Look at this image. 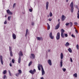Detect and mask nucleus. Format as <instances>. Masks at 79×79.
Segmentation results:
<instances>
[{
    "instance_id": "nucleus-1",
    "label": "nucleus",
    "mask_w": 79,
    "mask_h": 79,
    "mask_svg": "<svg viewBox=\"0 0 79 79\" xmlns=\"http://www.w3.org/2000/svg\"><path fill=\"white\" fill-rule=\"evenodd\" d=\"M19 58L18 63H20L21 59V56H22L23 55V52H22V51H20L19 53Z\"/></svg>"
},
{
    "instance_id": "nucleus-2",
    "label": "nucleus",
    "mask_w": 79,
    "mask_h": 79,
    "mask_svg": "<svg viewBox=\"0 0 79 79\" xmlns=\"http://www.w3.org/2000/svg\"><path fill=\"white\" fill-rule=\"evenodd\" d=\"M73 5H74V3H73V2H72L70 5V7H71V12L72 13H73V10H74V7H73Z\"/></svg>"
},
{
    "instance_id": "nucleus-3",
    "label": "nucleus",
    "mask_w": 79,
    "mask_h": 79,
    "mask_svg": "<svg viewBox=\"0 0 79 79\" xmlns=\"http://www.w3.org/2000/svg\"><path fill=\"white\" fill-rule=\"evenodd\" d=\"M64 30L63 29H62L61 30V36L62 38H64Z\"/></svg>"
},
{
    "instance_id": "nucleus-4",
    "label": "nucleus",
    "mask_w": 79,
    "mask_h": 79,
    "mask_svg": "<svg viewBox=\"0 0 79 79\" xmlns=\"http://www.w3.org/2000/svg\"><path fill=\"white\" fill-rule=\"evenodd\" d=\"M60 32H58L56 36V40H59L60 39Z\"/></svg>"
},
{
    "instance_id": "nucleus-5",
    "label": "nucleus",
    "mask_w": 79,
    "mask_h": 79,
    "mask_svg": "<svg viewBox=\"0 0 79 79\" xmlns=\"http://www.w3.org/2000/svg\"><path fill=\"white\" fill-rule=\"evenodd\" d=\"M49 37L51 39H54V36L52 35V32L49 33Z\"/></svg>"
},
{
    "instance_id": "nucleus-6",
    "label": "nucleus",
    "mask_w": 79,
    "mask_h": 79,
    "mask_svg": "<svg viewBox=\"0 0 79 79\" xmlns=\"http://www.w3.org/2000/svg\"><path fill=\"white\" fill-rule=\"evenodd\" d=\"M36 71V70H35V69H34L32 71V70H30L29 72L30 73H31V74H34L35 73Z\"/></svg>"
},
{
    "instance_id": "nucleus-7",
    "label": "nucleus",
    "mask_w": 79,
    "mask_h": 79,
    "mask_svg": "<svg viewBox=\"0 0 79 79\" xmlns=\"http://www.w3.org/2000/svg\"><path fill=\"white\" fill-rule=\"evenodd\" d=\"M60 22L58 23V24L56 25L55 27V29H58L59 27H60Z\"/></svg>"
},
{
    "instance_id": "nucleus-8",
    "label": "nucleus",
    "mask_w": 79,
    "mask_h": 79,
    "mask_svg": "<svg viewBox=\"0 0 79 79\" xmlns=\"http://www.w3.org/2000/svg\"><path fill=\"white\" fill-rule=\"evenodd\" d=\"M6 12L8 14H9V15H12L13 14V13L11 12L9 9L7 10Z\"/></svg>"
},
{
    "instance_id": "nucleus-9",
    "label": "nucleus",
    "mask_w": 79,
    "mask_h": 79,
    "mask_svg": "<svg viewBox=\"0 0 79 79\" xmlns=\"http://www.w3.org/2000/svg\"><path fill=\"white\" fill-rule=\"evenodd\" d=\"M35 55H34V54H31L30 58H31V59H34V58H35Z\"/></svg>"
},
{
    "instance_id": "nucleus-10",
    "label": "nucleus",
    "mask_w": 79,
    "mask_h": 79,
    "mask_svg": "<svg viewBox=\"0 0 79 79\" xmlns=\"http://www.w3.org/2000/svg\"><path fill=\"white\" fill-rule=\"evenodd\" d=\"M0 60L1 64L3 65V57L2 56H0Z\"/></svg>"
},
{
    "instance_id": "nucleus-11",
    "label": "nucleus",
    "mask_w": 79,
    "mask_h": 79,
    "mask_svg": "<svg viewBox=\"0 0 79 79\" xmlns=\"http://www.w3.org/2000/svg\"><path fill=\"white\" fill-rule=\"evenodd\" d=\"M48 64L50 65V66H52V61L51 60H48Z\"/></svg>"
},
{
    "instance_id": "nucleus-12",
    "label": "nucleus",
    "mask_w": 79,
    "mask_h": 79,
    "mask_svg": "<svg viewBox=\"0 0 79 79\" xmlns=\"http://www.w3.org/2000/svg\"><path fill=\"white\" fill-rule=\"evenodd\" d=\"M41 71L42 73V75L44 76V74H45V71H44V68L42 67V69H41Z\"/></svg>"
},
{
    "instance_id": "nucleus-13",
    "label": "nucleus",
    "mask_w": 79,
    "mask_h": 79,
    "mask_svg": "<svg viewBox=\"0 0 79 79\" xmlns=\"http://www.w3.org/2000/svg\"><path fill=\"white\" fill-rule=\"evenodd\" d=\"M66 18V17L64 16V15H62V21H63Z\"/></svg>"
},
{
    "instance_id": "nucleus-14",
    "label": "nucleus",
    "mask_w": 79,
    "mask_h": 79,
    "mask_svg": "<svg viewBox=\"0 0 79 79\" xmlns=\"http://www.w3.org/2000/svg\"><path fill=\"white\" fill-rule=\"evenodd\" d=\"M12 37L13 39H16V36L15 34H13L12 35Z\"/></svg>"
},
{
    "instance_id": "nucleus-15",
    "label": "nucleus",
    "mask_w": 79,
    "mask_h": 79,
    "mask_svg": "<svg viewBox=\"0 0 79 79\" xmlns=\"http://www.w3.org/2000/svg\"><path fill=\"white\" fill-rule=\"evenodd\" d=\"M48 2H46V8L47 10H48Z\"/></svg>"
},
{
    "instance_id": "nucleus-16",
    "label": "nucleus",
    "mask_w": 79,
    "mask_h": 79,
    "mask_svg": "<svg viewBox=\"0 0 79 79\" xmlns=\"http://www.w3.org/2000/svg\"><path fill=\"white\" fill-rule=\"evenodd\" d=\"M60 67H62L63 66V60H61V61L60 62Z\"/></svg>"
},
{
    "instance_id": "nucleus-17",
    "label": "nucleus",
    "mask_w": 79,
    "mask_h": 79,
    "mask_svg": "<svg viewBox=\"0 0 79 79\" xmlns=\"http://www.w3.org/2000/svg\"><path fill=\"white\" fill-rule=\"evenodd\" d=\"M37 40H42L43 39L42 37H37Z\"/></svg>"
},
{
    "instance_id": "nucleus-18",
    "label": "nucleus",
    "mask_w": 79,
    "mask_h": 79,
    "mask_svg": "<svg viewBox=\"0 0 79 79\" xmlns=\"http://www.w3.org/2000/svg\"><path fill=\"white\" fill-rule=\"evenodd\" d=\"M48 25L47 29L48 30H49L50 29V25L48 24V23H47V24Z\"/></svg>"
},
{
    "instance_id": "nucleus-19",
    "label": "nucleus",
    "mask_w": 79,
    "mask_h": 79,
    "mask_svg": "<svg viewBox=\"0 0 79 79\" xmlns=\"http://www.w3.org/2000/svg\"><path fill=\"white\" fill-rule=\"evenodd\" d=\"M29 32H28V29H27L26 31V33L25 34V37H27V35L28 34Z\"/></svg>"
},
{
    "instance_id": "nucleus-20",
    "label": "nucleus",
    "mask_w": 79,
    "mask_h": 79,
    "mask_svg": "<svg viewBox=\"0 0 79 79\" xmlns=\"http://www.w3.org/2000/svg\"><path fill=\"white\" fill-rule=\"evenodd\" d=\"M60 58L61 59H63V54L62 53L60 54Z\"/></svg>"
},
{
    "instance_id": "nucleus-21",
    "label": "nucleus",
    "mask_w": 79,
    "mask_h": 79,
    "mask_svg": "<svg viewBox=\"0 0 79 79\" xmlns=\"http://www.w3.org/2000/svg\"><path fill=\"white\" fill-rule=\"evenodd\" d=\"M38 67H41V69H42V68H43V66H42V65L40 64H39L38 65Z\"/></svg>"
},
{
    "instance_id": "nucleus-22",
    "label": "nucleus",
    "mask_w": 79,
    "mask_h": 79,
    "mask_svg": "<svg viewBox=\"0 0 79 79\" xmlns=\"http://www.w3.org/2000/svg\"><path fill=\"white\" fill-rule=\"evenodd\" d=\"M68 51L69 52H70V53H72V49H71V48H69L68 49Z\"/></svg>"
},
{
    "instance_id": "nucleus-23",
    "label": "nucleus",
    "mask_w": 79,
    "mask_h": 79,
    "mask_svg": "<svg viewBox=\"0 0 79 79\" xmlns=\"http://www.w3.org/2000/svg\"><path fill=\"white\" fill-rule=\"evenodd\" d=\"M10 56H13V52L12 51H10Z\"/></svg>"
},
{
    "instance_id": "nucleus-24",
    "label": "nucleus",
    "mask_w": 79,
    "mask_h": 79,
    "mask_svg": "<svg viewBox=\"0 0 79 79\" xmlns=\"http://www.w3.org/2000/svg\"><path fill=\"white\" fill-rule=\"evenodd\" d=\"M6 73H7V71H6V70H5L3 72V74H6Z\"/></svg>"
},
{
    "instance_id": "nucleus-25",
    "label": "nucleus",
    "mask_w": 79,
    "mask_h": 79,
    "mask_svg": "<svg viewBox=\"0 0 79 79\" xmlns=\"http://www.w3.org/2000/svg\"><path fill=\"white\" fill-rule=\"evenodd\" d=\"M69 45V44L68 42H67L66 44H65V46H68Z\"/></svg>"
},
{
    "instance_id": "nucleus-26",
    "label": "nucleus",
    "mask_w": 79,
    "mask_h": 79,
    "mask_svg": "<svg viewBox=\"0 0 79 79\" xmlns=\"http://www.w3.org/2000/svg\"><path fill=\"white\" fill-rule=\"evenodd\" d=\"M19 73V74H21L22 73V72L21 71V70H18Z\"/></svg>"
},
{
    "instance_id": "nucleus-27",
    "label": "nucleus",
    "mask_w": 79,
    "mask_h": 79,
    "mask_svg": "<svg viewBox=\"0 0 79 79\" xmlns=\"http://www.w3.org/2000/svg\"><path fill=\"white\" fill-rule=\"evenodd\" d=\"M11 16H9L8 17V21H10V19L11 18Z\"/></svg>"
},
{
    "instance_id": "nucleus-28",
    "label": "nucleus",
    "mask_w": 79,
    "mask_h": 79,
    "mask_svg": "<svg viewBox=\"0 0 79 79\" xmlns=\"http://www.w3.org/2000/svg\"><path fill=\"white\" fill-rule=\"evenodd\" d=\"M32 63V61H30V62L29 63V64H28L29 66H31V65Z\"/></svg>"
},
{
    "instance_id": "nucleus-29",
    "label": "nucleus",
    "mask_w": 79,
    "mask_h": 79,
    "mask_svg": "<svg viewBox=\"0 0 79 79\" xmlns=\"http://www.w3.org/2000/svg\"><path fill=\"white\" fill-rule=\"evenodd\" d=\"M73 76H74L75 77H77V73H75L73 75Z\"/></svg>"
},
{
    "instance_id": "nucleus-30",
    "label": "nucleus",
    "mask_w": 79,
    "mask_h": 79,
    "mask_svg": "<svg viewBox=\"0 0 79 79\" xmlns=\"http://www.w3.org/2000/svg\"><path fill=\"white\" fill-rule=\"evenodd\" d=\"M19 74H19V73H17L15 75L16 76H17V77H18L19 76Z\"/></svg>"
},
{
    "instance_id": "nucleus-31",
    "label": "nucleus",
    "mask_w": 79,
    "mask_h": 79,
    "mask_svg": "<svg viewBox=\"0 0 79 79\" xmlns=\"http://www.w3.org/2000/svg\"><path fill=\"white\" fill-rule=\"evenodd\" d=\"M52 12H50V13H49V16H50V17H51V16H52Z\"/></svg>"
},
{
    "instance_id": "nucleus-32",
    "label": "nucleus",
    "mask_w": 79,
    "mask_h": 79,
    "mask_svg": "<svg viewBox=\"0 0 79 79\" xmlns=\"http://www.w3.org/2000/svg\"><path fill=\"white\" fill-rule=\"evenodd\" d=\"M33 9H29V11L30 12H32V11Z\"/></svg>"
},
{
    "instance_id": "nucleus-33",
    "label": "nucleus",
    "mask_w": 79,
    "mask_h": 79,
    "mask_svg": "<svg viewBox=\"0 0 79 79\" xmlns=\"http://www.w3.org/2000/svg\"><path fill=\"white\" fill-rule=\"evenodd\" d=\"M76 48L77 50H79V45L78 44L77 45Z\"/></svg>"
},
{
    "instance_id": "nucleus-34",
    "label": "nucleus",
    "mask_w": 79,
    "mask_h": 79,
    "mask_svg": "<svg viewBox=\"0 0 79 79\" xmlns=\"http://www.w3.org/2000/svg\"><path fill=\"white\" fill-rule=\"evenodd\" d=\"M69 25V23H66L65 24V25L66 26H68V25Z\"/></svg>"
},
{
    "instance_id": "nucleus-35",
    "label": "nucleus",
    "mask_w": 79,
    "mask_h": 79,
    "mask_svg": "<svg viewBox=\"0 0 79 79\" xmlns=\"http://www.w3.org/2000/svg\"><path fill=\"white\" fill-rule=\"evenodd\" d=\"M9 51L10 52H11V51H12L11 50V47H9Z\"/></svg>"
},
{
    "instance_id": "nucleus-36",
    "label": "nucleus",
    "mask_w": 79,
    "mask_h": 79,
    "mask_svg": "<svg viewBox=\"0 0 79 79\" xmlns=\"http://www.w3.org/2000/svg\"><path fill=\"white\" fill-rule=\"evenodd\" d=\"M12 62L13 63H15V60H14V59H13L12 60Z\"/></svg>"
},
{
    "instance_id": "nucleus-37",
    "label": "nucleus",
    "mask_w": 79,
    "mask_h": 79,
    "mask_svg": "<svg viewBox=\"0 0 79 79\" xmlns=\"http://www.w3.org/2000/svg\"><path fill=\"white\" fill-rule=\"evenodd\" d=\"M70 27H71V26H73V23L70 22Z\"/></svg>"
},
{
    "instance_id": "nucleus-38",
    "label": "nucleus",
    "mask_w": 79,
    "mask_h": 79,
    "mask_svg": "<svg viewBox=\"0 0 79 79\" xmlns=\"http://www.w3.org/2000/svg\"><path fill=\"white\" fill-rule=\"evenodd\" d=\"M32 26H34L35 23L34 22H32L31 23Z\"/></svg>"
},
{
    "instance_id": "nucleus-39",
    "label": "nucleus",
    "mask_w": 79,
    "mask_h": 79,
    "mask_svg": "<svg viewBox=\"0 0 79 79\" xmlns=\"http://www.w3.org/2000/svg\"><path fill=\"white\" fill-rule=\"evenodd\" d=\"M9 73L10 74V76H11V72H10V70L9 71Z\"/></svg>"
},
{
    "instance_id": "nucleus-40",
    "label": "nucleus",
    "mask_w": 79,
    "mask_h": 79,
    "mask_svg": "<svg viewBox=\"0 0 79 79\" xmlns=\"http://www.w3.org/2000/svg\"><path fill=\"white\" fill-rule=\"evenodd\" d=\"M64 35L65 37H68V34H67V33L64 34Z\"/></svg>"
},
{
    "instance_id": "nucleus-41",
    "label": "nucleus",
    "mask_w": 79,
    "mask_h": 79,
    "mask_svg": "<svg viewBox=\"0 0 79 79\" xmlns=\"http://www.w3.org/2000/svg\"><path fill=\"white\" fill-rule=\"evenodd\" d=\"M71 36L72 37H74V38H75V36L74 35H73V34H72L71 35Z\"/></svg>"
},
{
    "instance_id": "nucleus-42",
    "label": "nucleus",
    "mask_w": 79,
    "mask_h": 79,
    "mask_svg": "<svg viewBox=\"0 0 79 79\" xmlns=\"http://www.w3.org/2000/svg\"><path fill=\"white\" fill-rule=\"evenodd\" d=\"M15 6H16V3H15L13 4V8L15 7Z\"/></svg>"
},
{
    "instance_id": "nucleus-43",
    "label": "nucleus",
    "mask_w": 79,
    "mask_h": 79,
    "mask_svg": "<svg viewBox=\"0 0 79 79\" xmlns=\"http://www.w3.org/2000/svg\"><path fill=\"white\" fill-rule=\"evenodd\" d=\"M4 24H7V21L6 20H5V21L4 23Z\"/></svg>"
},
{
    "instance_id": "nucleus-44",
    "label": "nucleus",
    "mask_w": 79,
    "mask_h": 79,
    "mask_svg": "<svg viewBox=\"0 0 79 79\" xmlns=\"http://www.w3.org/2000/svg\"><path fill=\"white\" fill-rule=\"evenodd\" d=\"M38 70H39V71H40L41 69L40 68V67H38Z\"/></svg>"
},
{
    "instance_id": "nucleus-45",
    "label": "nucleus",
    "mask_w": 79,
    "mask_h": 79,
    "mask_svg": "<svg viewBox=\"0 0 79 79\" xmlns=\"http://www.w3.org/2000/svg\"><path fill=\"white\" fill-rule=\"evenodd\" d=\"M63 71H64V72H65V71H66V69H63Z\"/></svg>"
},
{
    "instance_id": "nucleus-46",
    "label": "nucleus",
    "mask_w": 79,
    "mask_h": 79,
    "mask_svg": "<svg viewBox=\"0 0 79 79\" xmlns=\"http://www.w3.org/2000/svg\"><path fill=\"white\" fill-rule=\"evenodd\" d=\"M77 18L78 19H79V13H77Z\"/></svg>"
},
{
    "instance_id": "nucleus-47",
    "label": "nucleus",
    "mask_w": 79,
    "mask_h": 79,
    "mask_svg": "<svg viewBox=\"0 0 79 79\" xmlns=\"http://www.w3.org/2000/svg\"><path fill=\"white\" fill-rule=\"evenodd\" d=\"M74 24H75V25H77V24H78V23H77V22H75L74 23Z\"/></svg>"
},
{
    "instance_id": "nucleus-48",
    "label": "nucleus",
    "mask_w": 79,
    "mask_h": 79,
    "mask_svg": "<svg viewBox=\"0 0 79 79\" xmlns=\"http://www.w3.org/2000/svg\"><path fill=\"white\" fill-rule=\"evenodd\" d=\"M6 75H4L3 78L4 79H5V78H6Z\"/></svg>"
},
{
    "instance_id": "nucleus-49",
    "label": "nucleus",
    "mask_w": 79,
    "mask_h": 79,
    "mask_svg": "<svg viewBox=\"0 0 79 79\" xmlns=\"http://www.w3.org/2000/svg\"><path fill=\"white\" fill-rule=\"evenodd\" d=\"M48 20H49V21H52V19L50 18L48 19Z\"/></svg>"
},
{
    "instance_id": "nucleus-50",
    "label": "nucleus",
    "mask_w": 79,
    "mask_h": 79,
    "mask_svg": "<svg viewBox=\"0 0 79 79\" xmlns=\"http://www.w3.org/2000/svg\"><path fill=\"white\" fill-rule=\"evenodd\" d=\"M70 60L71 62H73V59H72V58H70Z\"/></svg>"
},
{
    "instance_id": "nucleus-51",
    "label": "nucleus",
    "mask_w": 79,
    "mask_h": 79,
    "mask_svg": "<svg viewBox=\"0 0 79 79\" xmlns=\"http://www.w3.org/2000/svg\"><path fill=\"white\" fill-rule=\"evenodd\" d=\"M10 66L11 67V66H12V64H11V63H10Z\"/></svg>"
},
{
    "instance_id": "nucleus-52",
    "label": "nucleus",
    "mask_w": 79,
    "mask_h": 79,
    "mask_svg": "<svg viewBox=\"0 0 79 79\" xmlns=\"http://www.w3.org/2000/svg\"><path fill=\"white\" fill-rule=\"evenodd\" d=\"M75 32H77V33H78V31H77L76 29H75Z\"/></svg>"
},
{
    "instance_id": "nucleus-53",
    "label": "nucleus",
    "mask_w": 79,
    "mask_h": 79,
    "mask_svg": "<svg viewBox=\"0 0 79 79\" xmlns=\"http://www.w3.org/2000/svg\"><path fill=\"white\" fill-rule=\"evenodd\" d=\"M75 7H76V8H77L78 7V6H77V5H74Z\"/></svg>"
},
{
    "instance_id": "nucleus-54",
    "label": "nucleus",
    "mask_w": 79,
    "mask_h": 79,
    "mask_svg": "<svg viewBox=\"0 0 79 79\" xmlns=\"http://www.w3.org/2000/svg\"><path fill=\"white\" fill-rule=\"evenodd\" d=\"M66 2L67 3H68V1H69V0H66Z\"/></svg>"
},
{
    "instance_id": "nucleus-55",
    "label": "nucleus",
    "mask_w": 79,
    "mask_h": 79,
    "mask_svg": "<svg viewBox=\"0 0 79 79\" xmlns=\"http://www.w3.org/2000/svg\"><path fill=\"white\" fill-rule=\"evenodd\" d=\"M60 21V19H58V22H59Z\"/></svg>"
},
{
    "instance_id": "nucleus-56",
    "label": "nucleus",
    "mask_w": 79,
    "mask_h": 79,
    "mask_svg": "<svg viewBox=\"0 0 79 79\" xmlns=\"http://www.w3.org/2000/svg\"><path fill=\"white\" fill-rule=\"evenodd\" d=\"M48 52H50V50L48 49Z\"/></svg>"
},
{
    "instance_id": "nucleus-57",
    "label": "nucleus",
    "mask_w": 79,
    "mask_h": 79,
    "mask_svg": "<svg viewBox=\"0 0 79 79\" xmlns=\"http://www.w3.org/2000/svg\"><path fill=\"white\" fill-rule=\"evenodd\" d=\"M41 79H44V77H42L41 78Z\"/></svg>"
},
{
    "instance_id": "nucleus-58",
    "label": "nucleus",
    "mask_w": 79,
    "mask_h": 79,
    "mask_svg": "<svg viewBox=\"0 0 79 79\" xmlns=\"http://www.w3.org/2000/svg\"><path fill=\"white\" fill-rule=\"evenodd\" d=\"M6 16H6V15L5 16V17L6 18Z\"/></svg>"
},
{
    "instance_id": "nucleus-59",
    "label": "nucleus",
    "mask_w": 79,
    "mask_h": 79,
    "mask_svg": "<svg viewBox=\"0 0 79 79\" xmlns=\"http://www.w3.org/2000/svg\"><path fill=\"white\" fill-rule=\"evenodd\" d=\"M48 17H49V15H48Z\"/></svg>"
},
{
    "instance_id": "nucleus-60",
    "label": "nucleus",
    "mask_w": 79,
    "mask_h": 79,
    "mask_svg": "<svg viewBox=\"0 0 79 79\" xmlns=\"http://www.w3.org/2000/svg\"><path fill=\"white\" fill-rule=\"evenodd\" d=\"M74 28H75V29H76V28H75V27H74Z\"/></svg>"
}]
</instances>
